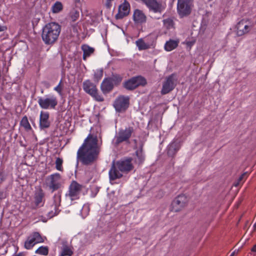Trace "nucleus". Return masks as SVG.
<instances>
[{
  "label": "nucleus",
  "instance_id": "4468645a",
  "mask_svg": "<svg viewBox=\"0 0 256 256\" xmlns=\"http://www.w3.org/2000/svg\"><path fill=\"white\" fill-rule=\"evenodd\" d=\"M130 6L129 2L124 0L118 6V12L115 16L116 20L122 19L128 15L130 12Z\"/></svg>",
  "mask_w": 256,
  "mask_h": 256
},
{
  "label": "nucleus",
  "instance_id": "f3484780",
  "mask_svg": "<svg viewBox=\"0 0 256 256\" xmlns=\"http://www.w3.org/2000/svg\"><path fill=\"white\" fill-rule=\"evenodd\" d=\"M50 124L49 113L47 112H41L40 116V128L41 129L48 128Z\"/></svg>",
  "mask_w": 256,
  "mask_h": 256
},
{
  "label": "nucleus",
  "instance_id": "cd10ccee",
  "mask_svg": "<svg viewBox=\"0 0 256 256\" xmlns=\"http://www.w3.org/2000/svg\"><path fill=\"white\" fill-rule=\"evenodd\" d=\"M63 10V5L60 2H56L52 6L51 10L54 14H57Z\"/></svg>",
  "mask_w": 256,
  "mask_h": 256
},
{
  "label": "nucleus",
  "instance_id": "393cba45",
  "mask_svg": "<svg viewBox=\"0 0 256 256\" xmlns=\"http://www.w3.org/2000/svg\"><path fill=\"white\" fill-rule=\"evenodd\" d=\"M34 202L36 207L42 206L44 204V193H35Z\"/></svg>",
  "mask_w": 256,
  "mask_h": 256
},
{
  "label": "nucleus",
  "instance_id": "f03ea898",
  "mask_svg": "<svg viewBox=\"0 0 256 256\" xmlns=\"http://www.w3.org/2000/svg\"><path fill=\"white\" fill-rule=\"evenodd\" d=\"M61 31V26L58 23L52 22L42 28V38L45 44L51 45L58 40Z\"/></svg>",
  "mask_w": 256,
  "mask_h": 256
},
{
  "label": "nucleus",
  "instance_id": "f8f14e48",
  "mask_svg": "<svg viewBox=\"0 0 256 256\" xmlns=\"http://www.w3.org/2000/svg\"><path fill=\"white\" fill-rule=\"evenodd\" d=\"M128 97L123 96L118 97L114 103V106L118 112L124 111L128 108Z\"/></svg>",
  "mask_w": 256,
  "mask_h": 256
},
{
  "label": "nucleus",
  "instance_id": "c9c22d12",
  "mask_svg": "<svg viewBox=\"0 0 256 256\" xmlns=\"http://www.w3.org/2000/svg\"><path fill=\"white\" fill-rule=\"evenodd\" d=\"M56 168L58 170L62 172L64 170L62 164L63 160L62 158H57L56 160Z\"/></svg>",
  "mask_w": 256,
  "mask_h": 256
},
{
  "label": "nucleus",
  "instance_id": "c756f323",
  "mask_svg": "<svg viewBox=\"0 0 256 256\" xmlns=\"http://www.w3.org/2000/svg\"><path fill=\"white\" fill-rule=\"evenodd\" d=\"M20 125L27 131L32 130V127L28 122V118L26 116H24L22 118L20 121Z\"/></svg>",
  "mask_w": 256,
  "mask_h": 256
},
{
  "label": "nucleus",
  "instance_id": "bb28decb",
  "mask_svg": "<svg viewBox=\"0 0 256 256\" xmlns=\"http://www.w3.org/2000/svg\"><path fill=\"white\" fill-rule=\"evenodd\" d=\"M82 50L84 52L83 59L84 60H86L87 58L89 57L94 52V49L88 45L82 46Z\"/></svg>",
  "mask_w": 256,
  "mask_h": 256
},
{
  "label": "nucleus",
  "instance_id": "ddd939ff",
  "mask_svg": "<svg viewBox=\"0 0 256 256\" xmlns=\"http://www.w3.org/2000/svg\"><path fill=\"white\" fill-rule=\"evenodd\" d=\"M252 28V24L248 21L242 20L236 26V34L238 36H242L248 34Z\"/></svg>",
  "mask_w": 256,
  "mask_h": 256
},
{
  "label": "nucleus",
  "instance_id": "5701e85b",
  "mask_svg": "<svg viewBox=\"0 0 256 256\" xmlns=\"http://www.w3.org/2000/svg\"><path fill=\"white\" fill-rule=\"evenodd\" d=\"M66 200L68 204L71 205L74 203V200L80 198L79 193H66Z\"/></svg>",
  "mask_w": 256,
  "mask_h": 256
},
{
  "label": "nucleus",
  "instance_id": "c03bdc74",
  "mask_svg": "<svg viewBox=\"0 0 256 256\" xmlns=\"http://www.w3.org/2000/svg\"><path fill=\"white\" fill-rule=\"evenodd\" d=\"M6 30V28L4 26H2L0 25V32H3Z\"/></svg>",
  "mask_w": 256,
  "mask_h": 256
},
{
  "label": "nucleus",
  "instance_id": "37998d69",
  "mask_svg": "<svg viewBox=\"0 0 256 256\" xmlns=\"http://www.w3.org/2000/svg\"><path fill=\"white\" fill-rule=\"evenodd\" d=\"M4 179V174L0 172V182H2V181H3Z\"/></svg>",
  "mask_w": 256,
  "mask_h": 256
},
{
  "label": "nucleus",
  "instance_id": "58836bf2",
  "mask_svg": "<svg viewBox=\"0 0 256 256\" xmlns=\"http://www.w3.org/2000/svg\"><path fill=\"white\" fill-rule=\"evenodd\" d=\"M63 89H64V84H62V80H60V82L58 83V86H56L55 88H54V90L56 92L58 93V94L60 96H62V92Z\"/></svg>",
  "mask_w": 256,
  "mask_h": 256
},
{
  "label": "nucleus",
  "instance_id": "f257e3e1",
  "mask_svg": "<svg viewBox=\"0 0 256 256\" xmlns=\"http://www.w3.org/2000/svg\"><path fill=\"white\" fill-rule=\"evenodd\" d=\"M99 152L97 136L90 134L78 148L76 158L82 164L89 165L97 159Z\"/></svg>",
  "mask_w": 256,
  "mask_h": 256
},
{
  "label": "nucleus",
  "instance_id": "473e14b6",
  "mask_svg": "<svg viewBox=\"0 0 256 256\" xmlns=\"http://www.w3.org/2000/svg\"><path fill=\"white\" fill-rule=\"evenodd\" d=\"M73 254L72 250L68 246H64L59 256H72Z\"/></svg>",
  "mask_w": 256,
  "mask_h": 256
},
{
  "label": "nucleus",
  "instance_id": "ea45409f",
  "mask_svg": "<svg viewBox=\"0 0 256 256\" xmlns=\"http://www.w3.org/2000/svg\"><path fill=\"white\" fill-rule=\"evenodd\" d=\"M103 76V70H97L94 72V79L95 80L98 82Z\"/></svg>",
  "mask_w": 256,
  "mask_h": 256
},
{
  "label": "nucleus",
  "instance_id": "b1692460",
  "mask_svg": "<svg viewBox=\"0 0 256 256\" xmlns=\"http://www.w3.org/2000/svg\"><path fill=\"white\" fill-rule=\"evenodd\" d=\"M179 43L178 40H170L166 42L164 44V50L167 52H170L176 48Z\"/></svg>",
  "mask_w": 256,
  "mask_h": 256
},
{
  "label": "nucleus",
  "instance_id": "49530a36",
  "mask_svg": "<svg viewBox=\"0 0 256 256\" xmlns=\"http://www.w3.org/2000/svg\"><path fill=\"white\" fill-rule=\"evenodd\" d=\"M252 252H256V244H254L251 249Z\"/></svg>",
  "mask_w": 256,
  "mask_h": 256
},
{
  "label": "nucleus",
  "instance_id": "c85d7f7f",
  "mask_svg": "<svg viewBox=\"0 0 256 256\" xmlns=\"http://www.w3.org/2000/svg\"><path fill=\"white\" fill-rule=\"evenodd\" d=\"M82 186L73 181L70 186V192H78L82 190Z\"/></svg>",
  "mask_w": 256,
  "mask_h": 256
},
{
  "label": "nucleus",
  "instance_id": "1a4fd4ad",
  "mask_svg": "<svg viewBox=\"0 0 256 256\" xmlns=\"http://www.w3.org/2000/svg\"><path fill=\"white\" fill-rule=\"evenodd\" d=\"M61 196L60 193H56L53 196L52 204L51 205V210L48 212V216L52 218L57 216L60 212L59 206L60 205Z\"/></svg>",
  "mask_w": 256,
  "mask_h": 256
},
{
  "label": "nucleus",
  "instance_id": "423d86ee",
  "mask_svg": "<svg viewBox=\"0 0 256 256\" xmlns=\"http://www.w3.org/2000/svg\"><path fill=\"white\" fill-rule=\"evenodd\" d=\"M177 80L176 75L174 74L167 76L162 82L161 94H166L172 91L176 86Z\"/></svg>",
  "mask_w": 256,
  "mask_h": 256
},
{
  "label": "nucleus",
  "instance_id": "9d476101",
  "mask_svg": "<svg viewBox=\"0 0 256 256\" xmlns=\"http://www.w3.org/2000/svg\"><path fill=\"white\" fill-rule=\"evenodd\" d=\"M146 84V80L142 76L134 77L126 82L124 87L128 90H134L140 86H144Z\"/></svg>",
  "mask_w": 256,
  "mask_h": 256
},
{
  "label": "nucleus",
  "instance_id": "8fccbe9b",
  "mask_svg": "<svg viewBox=\"0 0 256 256\" xmlns=\"http://www.w3.org/2000/svg\"><path fill=\"white\" fill-rule=\"evenodd\" d=\"M80 0H75V2H80Z\"/></svg>",
  "mask_w": 256,
  "mask_h": 256
},
{
  "label": "nucleus",
  "instance_id": "2eb2a0df",
  "mask_svg": "<svg viewBox=\"0 0 256 256\" xmlns=\"http://www.w3.org/2000/svg\"><path fill=\"white\" fill-rule=\"evenodd\" d=\"M118 168L121 172H128L132 170L134 166L132 164V158H128L117 162Z\"/></svg>",
  "mask_w": 256,
  "mask_h": 256
},
{
  "label": "nucleus",
  "instance_id": "20e7f679",
  "mask_svg": "<svg viewBox=\"0 0 256 256\" xmlns=\"http://www.w3.org/2000/svg\"><path fill=\"white\" fill-rule=\"evenodd\" d=\"M194 0H178V12L181 18L190 14L193 6Z\"/></svg>",
  "mask_w": 256,
  "mask_h": 256
},
{
  "label": "nucleus",
  "instance_id": "a211bd4d",
  "mask_svg": "<svg viewBox=\"0 0 256 256\" xmlns=\"http://www.w3.org/2000/svg\"><path fill=\"white\" fill-rule=\"evenodd\" d=\"M50 187L52 190H56L60 186V175L58 173H55L50 175Z\"/></svg>",
  "mask_w": 256,
  "mask_h": 256
},
{
  "label": "nucleus",
  "instance_id": "09e8293b",
  "mask_svg": "<svg viewBox=\"0 0 256 256\" xmlns=\"http://www.w3.org/2000/svg\"><path fill=\"white\" fill-rule=\"evenodd\" d=\"M96 194L97 193H94V196H92L94 197L96 196Z\"/></svg>",
  "mask_w": 256,
  "mask_h": 256
},
{
  "label": "nucleus",
  "instance_id": "a19ab883",
  "mask_svg": "<svg viewBox=\"0 0 256 256\" xmlns=\"http://www.w3.org/2000/svg\"><path fill=\"white\" fill-rule=\"evenodd\" d=\"M70 16L72 21L75 22L79 18V12L76 10H72L70 12Z\"/></svg>",
  "mask_w": 256,
  "mask_h": 256
},
{
  "label": "nucleus",
  "instance_id": "2f4dec72",
  "mask_svg": "<svg viewBox=\"0 0 256 256\" xmlns=\"http://www.w3.org/2000/svg\"><path fill=\"white\" fill-rule=\"evenodd\" d=\"M180 148L179 146L175 143V142H172L171 143L168 147V154H172L173 153L176 152L177 150H178Z\"/></svg>",
  "mask_w": 256,
  "mask_h": 256
},
{
  "label": "nucleus",
  "instance_id": "6ab92c4d",
  "mask_svg": "<svg viewBox=\"0 0 256 256\" xmlns=\"http://www.w3.org/2000/svg\"><path fill=\"white\" fill-rule=\"evenodd\" d=\"M114 84L109 78H104L100 85V88L104 94L110 92L113 88Z\"/></svg>",
  "mask_w": 256,
  "mask_h": 256
},
{
  "label": "nucleus",
  "instance_id": "0eeeda50",
  "mask_svg": "<svg viewBox=\"0 0 256 256\" xmlns=\"http://www.w3.org/2000/svg\"><path fill=\"white\" fill-rule=\"evenodd\" d=\"M133 132L134 129L132 127L120 130L114 138L116 144L118 145L123 142L128 141Z\"/></svg>",
  "mask_w": 256,
  "mask_h": 256
},
{
  "label": "nucleus",
  "instance_id": "7ed1b4c3",
  "mask_svg": "<svg viewBox=\"0 0 256 256\" xmlns=\"http://www.w3.org/2000/svg\"><path fill=\"white\" fill-rule=\"evenodd\" d=\"M38 102L40 106L44 110L55 109L58 104L56 96L54 94H47L38 98Z\"/></svg>",
  "mask_w": 256,
  "mask_h": 256
},
{
  "label": "nucleus",
  "instance_id": "de8ad7c7",
  "mask_svg": "<svg viewBox=\"0 0 256 256\" xmlns=\"http://www.w3.org/2000/svg\"><path fill=\"white\" fill-rule=\"evenodd\" d=\"M234 253L232 252L230 256H234Z\"/></svg>",
  "mask_w": 256,
  "mask_h": 256
},
{
  "label": "nucleus",
  "instance_id": "f704fd0d",
  "mask_svg": "<svg viewBox=\"0 0 256 256\" xmlns=\"http://www.w3.org/2000/svg\"><path fill=\"white\" fill-rule=\"evenodd\" d=\"M164 26L168 29H170L174 27V22L173 20L170 18H168L163 20Z\"/></svg>",
  "mask_w": 256,
  "mask_h": 256
},
{
  "label": "nucleus",
  "instance_id": "72a5a7b5",
  "mask_svg": "<svg viewBox=\"0 0 256 256\" xmlns=\"http://www.w3.org/2000/svg\"><path fill=\"white\" fill-rule=\"evenodd\" d=\"M109 79L111 80L114 86L119 84L122 80V77L119 75H114L112 77L109 78Z\"/></svg>",
  "mask_w": 256,
  "mask_h": 256
},
{
  "label": "nucleus",
  "instance_id": "a18cd8bd",
  "mask_svg": "<svg viewBox=\"0 0 256 256\" xmlns=\"http://www.w3.org/2000/svg\"><path fill=\"white\" fill-rule=\"evenodd\" d=\"M14 256H25V254L24 252H20L18 254H16Z\"/></svg>",
  "mask_w": 256,
  "mask_h": 256
},
{
  "label": "nucleus",
  "instance_id": "6e6552de",
  "mask_svg": "<svg viewBox=\"0 0 256 256\" xmlns=\"http://www.w3.org/2000/svg\"><path fill=\"white\" fill-rule=\"evenodd\" d=\"M188 202L187 196L182 193L176 197L172 203V210L174 212H178L184 208Z\"/></svg>",
  "mask_w": 256,
  "mask_h": 256
},
{
  "label": "nucleus",
  "instance_id": "dca6fc26",
  "mask_svg": "<svg viewBox=\"0 0 256 256\" xmlns=\"http://www.w3.org/2000/svg\"><path fill=\"white\" fill-rule=\"evenodd\" d=\"M133 20L136 24H142L146 22V16L144 12L138 9L134 11L132 16Z\"/></svg>",
  "mask_w": 256,
  "mask_h": 256
},
{
  "label": "nucleus",
  "instance_id": "4be33fe9",
  "mask_svg": "<svg viewBox=\"0 0 256 256\" xmlns=\"http://www.w3.org/2000/svg\"><path fill=\"white\" fill-rule=\"evenodd\" d=\"M28 236L34 245L44 242L43 238L38 232H33Z\"/></svg>",
  "mask_w": 256,
  "mask_h": 256
},
{
  "label": "nucleus",
  "instance_id": "a878e982",
  "mask_svg": "<svg viewBox=\"0 0 256 256\" xmlns=\"http://www.w3.org/2000/svg\"><path fill=\"white\" fill-rule=\"evenodd\" d=\"M136 158H134V162L136 164H140L143 163L145 157L142 147L136 150Z\"/></svg>",
  "mask_w": 256,
  "mask_h": 256
},
{
  "label": "nucleus",
  "instance_id": "e433bc0d",
  "mask_svg": "<svg viewBox=\"0 0 256 256\" xmlns=\"http://www.w3.org/2000/svg\"><path fill=\"white\" fill-rule=\"evenodd\" d=\"M34 246L35 245L32 242L28 236L24 242V248L26 250H32Z\"/></svg>",
  "mask_w": 256,
  "mask_h": 256
},
{
  "label": "nucleus",
  "instance_id": "aec40b11",
  "mask_svg": "<svg viewBox=\"0 0 256 256\" xmlns=\"http://www.w3.org/2000/svg\"><path fill=\"white\" fill-rule=\"evenodd\" d=\"M139 50H148L154 46L153 43H147L142 38H139L136 42Z\"/></svg>",
  "mask_w": 256,
  "mask_h": 256
},
{
  "label": "nucleus",
  "instance_id": "7c9ffc66",
  "mask_svg": "<svg viewBox=\"0 0 256 256\" xmlns=\"http://www.w3.org/2000/svg\"><path fill=\"white\" fill-rule=\"evenodd\" d=\"M48 248L47 246H40L36 251V254L40 255L47 256L48 254Z\"/></svg>",
  "mask_w": 256,
  "mask_h": 256
},
{
  "label": "nucleus",
  "instance_id": "79ce46f5",
  "mask_svg": "<svg viewBox=\"0 0 256 256\" xmlns=\"http://www.w3.org/2000/svg\"><path fill=\"white\" fill-rule=\"evenodd\" d=\"M114 0H106V5L107 8H110L112 6V2Z\"/></svg>",
  "mask_w": 256,
  "mask_h": 256
},
{
  "label": "nucleus",
  "instance_id": "9b49d317",
  "mask_svg": "<svg viewBox=\"0 0 256 256\" xmlns=\"http://www.w3.org/2000/svg\"><path fill=\"white\" fill-rule=\"evenodd\" d=\"M150 11L154 13H161L165 9V6L156 0H141Z\"/></svg>",
  "mask_w": 256,
  "mask_h": 256
},
{
  "label": "nucleus",
  "instance_id": "412c9836",
  "mask_svg": "<svg viewBox=\"0 0 256 256\" xmlns=\"http://www.w3.org/2000/svg\"><path fill=\"white\" fill-rule=\"evenodd\" d=\"M109 176L110 180H115L122 176L121 172L117 170L116 166L113 165L109 171Z\"/></svg>",
  "mask_w": 256,
  "mask_h": 256
},
{
  "label": "nucleus",
  "instance_id": "4c0bfd02",
  "mask_svg": "<svg viewBox=\"0 0 256 256\" xmlns=\"http://www.w3.org/2000/svg\"><path fill=\"white\" fill-rule=\"evenodd\" d=\"M246 176V173H244L242 174L238 178V180L236 181L234 184L233 186L234 187H238L239 186H241L242 184L244 182V177Z\"/></svg>",
  "mask_w": 256,
  "mask_h": 256
},
{
  "label": "nucleus",
  "instance_id": "39448f33",
  "mask_svg": "<svg viewBox=\"0 0 256 256\" xmlns=\"http://www.w3.org/2000/svg\"><path fill=\"white\" fill-rule=\"evenodd\" d=\"M84 90L92 96L98 102H103L104 98L102 96L98 93L96 85L90 80H87L83 82Z\"/></svg>",
  "mask_w": 256,
  "mask_h": 256
}]
</instances>
